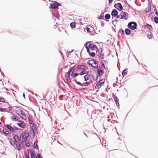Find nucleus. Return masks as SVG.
<instances>
[{"label":"nucleus","mask_w":158,"mask_h":158,"mask_svg":"<svg viewBox=\"0 0 158 158\" xmlns=\"http://www.w3.org/2000/svg\"><path fill=\"white\" fill-rule=\"evenodd\" d=\"M29 135L27 131H24L20 135L19 138V143H22L24 141H27L28 140Z\"/></svg>","instance_id":"obj_1"},{"label":"nucleus","mask_w":158,"mask_h":158,"mask_svg":"<svg viewBox=\"0 0 158 158\" xmlns=\"http://www.w3.org/2000/svg\"><path fill=\"white\" fill-rule=\"evenodd\" d=\"M75 69L74 66L72 67L70 69L69 71L67 73H66L65 74V77L66 80L68 82H71L70 78L69 77V75L71 72V75L73 74V73Z\"/></svg>","instance_id":"obj_2"},{"label":"nucleus","mask_w":158,"mask_h":158,"mask_svg":"<svg viewBox=\"0 0 158 158\" xmlns=\"http://www.w3.org/2000/svg\"><path fill=\"white\" fill-rule=\"evenodd\" d=\"M28 120L29 121V124H30V126H32V127L31 129L30 130V132L31 133V134H33V136L35 135V131L34 130H35L36 126L33 123V119L31 117L28 118Z\"/></svg>","instance_id":"obj_3"},{"label":"nucleus","mask_w":158,"mask_h":158,"mask_svg":"<svg viewBox=\"0 0 158 158\" xmlns=\"http://www.w3.org/2000/svg\"><path fill=\"white\" fill-rule=\"evenodd\" d=\"M137 26V23L135 22H130L127 25L128 27L132 30H134L136 29Z\"/></svg>","instance_id":"obj_4"},{"label":"nucleus","mask_w":158,"mask_h":158,"mask_svg":"<svg viewBox=\"0 0 158 158\" xmlns=\"http://www.w3.org/2000/svg\"><path fill=\"white\" fill-rule=\"evenodd\" d=\"M17 113L24 120L27 119V117L25 113L21 110V108L19 109L17 111Z\"/></svg>","instance_id":"obj_5"},{"label":"nucleus","mask_w":158,"mask_h":158,"mask_svg":"<svg viewBox=\"0 0 158 158\" xmlns=\"http://www.w3.org/2000/svg\"><path fill=\"white\" fill-rule=\"evenodd\" d=\"M87 63L89 65L94 68L97 67L98 66V64L93 60H89L87 62Z\"/></svg>","instance_id":"obj_6"},{"label":"nucleus","mask_w":158,"mask_h":158,"mask_svg":"<svg viewBox=\"0 0 158 158\" xmlns=\"http://www.w3.org/2000/svg\"><path fill=\"white\" fill-rule=\"evenodd\" d=\"M51 2H53V3L50 4V8L56 9L61 5L60 3L56 1H51Z\"/></svg>","instance_id":"obj_7"},{"label":"nucleus","mask_w":158,"mask_h":158,"mask_svg":"<svg viewBox=\"0 0 158 158\" xmlns=\"http://www.w3.org/2000/svg\"><path fill=\"white\" fill-rule=\"evenodd\" d=\"M120 18L121 19H124L127 20L128 19V15L126 12L122 11L121 12L120 14Z\"/></svg>","instance_id":"obj_8"},{"label":"nucleus","mask_w":158,"mask_h":158,"mask_svg":"<svg viewBox=\"0 0 158 158\" xmlns=\"http://www.w3.org/2000/svg\"><path fill=\"white\" fill-rule=\"evenodd\" d=\"M112 97L113 98L114 100L116 105L117 106L119 107V104L118 102V98L116 96H115L114 93L112 94Z\"/></svg>","instance_id":"obj_9"},{"label":"nucleus","mask_w":158,"mask_h":158,"mask_svg":"<svg viewBox=\"0 0 158 158\" xmlns=\"http://www.w3.org/2000/svg\"><path fill=\"white\" fill-rule=\"evenodd\" d=\"M148 8H146L145 10L146 12L148 13L150 12L151 10V3L149 0H148Z\"/></svg>","instance_id":"obj_10"},{"label":"nucleus","mask_w":158,"mask_h":158,"mask_svg":"<svg viewBox=\"0 0 158 158\" xmlns=\"http://www.w3.org/2000/svg\"><path fill=\"white\" fill-rule=\"evenodd\" d=\"M118 12L115 9H113L112 11L111 15L112 17H116L118 14Z\"/></svg>","instance_id":"obj_11"},{"label":"nucleus","mask_w":158,"mask_h":158,"mask_svg":"<svg viewBox=\"0 0 158 158\" xmlns=\"http://www.w3.org/2000/svg\"><path fill=\"white\" fill-rule=\"evenodd\" d=\"M17 124L22 128H24L26 127L25 123L23 122H21L20 123H17Z\"/></svg>","instance_id":"obj_12"},{"label":"nucleus","mask_w":158,"mask_h":158,"mask_svg":"<svg viewBox=\"0 0 158 158\" xmlns=\"http://www.w3.org/2000/svg\"><path fill=\"white\" fill-rule=\"evenodd\" d=\"M21 144V143H19L18 142V143H16V146L15 145V146H14L15 148L19 150H20L22 148Z\"/></svg>","instance_id":"obj_13"},{"label":"nucleus","mask_w":158,"mask_h":158,"mask_svg":"<svg viewBox=\"0 0 158 158\" xmlns=\"http://www.w3.org/2000/svg\"><path fill=\"white\" fill-rule=\"evenodd\" d=\"M100 81H99L98 82V83H97V84H96V85L95 86V89H98L101 88L102 85L101 84H100Z\"/></svg>","instance_id":"obj_14"},{"label":"nucleus","mask_w":158,"mask_h":158,"mask_svg":"<svg viewBox=\"0 0 158 158\" xmlns=\"http://www.w3.org/2000/svg\"><path fill=\"white\" fill-rule=\"evenodd\" d=\"M145 27L146 28H147L148 29V30L150 31H152L153 29L152 27V26L150 25H149L148 24H147L146 26H145Z\"/></svg>","instance_id":"obj_15"},{"label":"nucleus","mask_w":158,"mask_h":158,"mask_svg":"<svg viewBox=\"0 0 158 158\" xmlns=\"http://www.w3.org/2000/svg\"><path fill=\"white\" fill-rule=\"evenodd\" d=\"M5 126L12 132H14L13 127H12L10 125H5Z\"/></svg>","instance_id":"obj_16"},{"label":"nucleus","mask_w":158,"mask_h":158,"mask_svg":"<svg viewBox=\"0 0 158 158\" xmlns=\"http://www.w3.org/2000/svg\"><path fill=\"white\" fill-rule=\"evenodd\" d=\"M98 73L99 76H102L104 73L102 70L98 69Z\"/></svg>","instance_id":"obj_17"},{"label":"nucleus","mask_w":158,"mask_h":158,"mask_svg":"<svg viewBox=\"0 0 158 158\" xmlns=\"http://www.w3.org/2000/svg\"><path fill=\"white\" fill-rule=\"evenodd\" d=\"M117 5H118V7L120 9V10H119V11H121V10H123V8L121 4L120 3H118L115 4V6H117Z\"/></svg>","instance_id":"obj_18"},{"label":"nucleus","mask_w":158,"mask_h":158,"mask_svg":"<svg viewBox=\"0 0 158 158\" xmlns=\"http://www.w3.org/2000/svg\"><path fill=\"white\" fill-rule=\"evenodd\" d=\"M91 77V76L90 75L86 74L85 75L84 77V80L86 81L88 80Z\"/></svg>","instance_id":"obj_19"},{"label":"nucleus","mask_w":158,"mask_h":158,"mask_svg":"<svg viewBox=\"0 0 158 158\" xmlns=\"http://www.w3.org/2000/svg\"><path fill=\"white\" fill-rule=\"evenodd\" d=\"M127 69L126 68L123 71L122 75L123 77H125L127 74Z\"/></svg>","instance_id":"obj_20"},{"label":"nucleus","mask_w":158,"mask_h":158,"mask_svg":"<svg viewBox=\"0 0 158 158\" xmlns=\"http://www.w3.org/2000/svg\"><path fill=\"white\" fill-rule=\"evenodd\" d=\"M125 32L126 34L127 35H129L131 33V31L129 28L125 29Z\"/></svg>","instance_id":"obj_21"},{"label":"nucleus","mask_w":158,"mask_h":158,"mask_svg":"<svg viewBox=\"0 0 158 158\" xmlns=\"http://www.w3.org/2000/svg\"><path fill=\"white\" fill-rule=\"evenodd\" d=\"M78 69L85 70V67L83 65H78L77 67Z\"/></svg>","instance_id":"obj_22"},{"label":"nucleus","mask_w":158,"mask_h":158,"mask_svg":"<svg viewBox=\"0 0 158 158\" xmlns=\"http://www.w3.org/2000/svg\"><path fill=\"white\" fill-rule=\"evenodd\" d=\"M30 153L31 154V158H35V154L33 151L31 150L30 151Z\"/></svg>","instance_id":"obj_23"},{"label":"nucleus","mask_w":158,"mask_h":158,"mask_svg":"<svg viewBox=\"0 0 158 158\" xmlns=\"http://www.w3.org/2000/svg\"><path fill=\"white\" fill-rule=\"evenodd\" d=\"M14 139L16 143H18L19 141V136L17 135H15L14 136Z\"/></svg>","instance_id":"obj_24"},{"label":"nucleus","mask_w":158,"mask_h":158,"mask_svg":"<svg viewBox=\"0 0 158 158\" xmlns=\"http://www.w3.org/2000/svg\"><path fill=\"white\" fill-rule=\"evenodd\" d=\"M99 55H97V56H98L99 58L102 60L104 59V54L103 53H99Z\"/></svg>","instance_id":"obj_25"},{"label":"nucleus","mask_w":158,"mask_h":158,"mask_svg":"<svg viewBox=\"0 0 158 158\" xmlns=\"http://www.w3.org/2000/svg\"><path fill=\"white\" fill-rule=\"evenodd\" d=\"M10 143L12 146H14L15 145V142L12 139H11L9 141Z\"/></svg>","instance_id":"obj_26"},{"label":"nucleus","mask_w":158,"mask_h":158,"mask_svg":"<svg viewBox=\"0 0 158 158\" xmlns=\"http://www.w3.org/2000/svg\"><path fill=\"white\" fill-rule=\"evenodd\" d=\"M70 26L72 28H73L75 27L76 23L75 22H72L70 24Z\"/></svg>","instance_id":"obj_27"},{"label":"nucleus","mask_w":158,"mask_h":158,"mask_svg":"<svg viewBox=\"0 0 158 158\" xmlns=\"http://www.w3.org/2000/svg\"><path fill=\"white\" fill-rule=\"evenodd\" d=\"M110 14H106L105 15V18L106 19H107V20L109 19H110Z\"/></svg>","instance_id":"obj_28"},{"label":"nucleus","mask_w":158,"mask_h":158,"mask_svg":"<svg viewBox=\"0 0 158 158\" xmlns=\"http://www.w3.org/2000/svg\"><path fill=\"white\" fill-rule=\"evenodd\" d=\"M90 48L91 50H94L95 48H96L97 50L98 49L96 46L94 44L91 46Z\"/></svg>","instance_id":"obj_29"},{"label":"nucleus","mask_w":158,"mask_h":158,"mask_svg":"<svg viewBox=\"0 0 158 158\" xmlns=\"http://www.w3.org/2000/svg\"><path fill=\"white\" fill-rule=\"evenodd\" d=\"M19 118L17 116H15L12 117V119L13 121H18L19 120Z\"/></svg>","instance_id":"obj_30"},{"label":"nucleus","mask_w":158,"mask_h":158,"mask_svg":"<svg viewBox=\"0 0 158 158\" xmlns=\"http://www.w3.org/2000/svg\"><path fill=\"white\" fill-rule=\"evenodd\" d=\"M33 146L35 148L37 149H38L39 148H38V145L37 144V142L36 141H35L34 142V143Z\"/></svg>","instance_id":"obj_31"},{"label":"nucleus","mask_w":158,"mask_h":158,"mask_svg":"<svg viewBox=\"0 0 158 158\" xmlns=\"http://www.w3.org/2000/svg\"><path fill=\"white\" fill-rule=\"evenodd\" d=\"M24 142H25V145L27 147H29L30 146V143L28 141V140H27V141H24Z\"/></svg>","instance_id":"obj_32"},{"label":"nucleus","mask_w":158,"mask_h":158,"mask_svg":"<svg viewBox=\"0 0 158 158\" xmlns=\"http://www.w3.org/2000/svg\"><path fill=\"white\" fill-rule=\"evenodd\" d=\"M3 132L6 135H9L10 134L9 132L5 129H3Z\"/></svg>","instance_id":"obj_33"},{"label":"nucleus","mask_w":158,"mask_h":158,"mask_svg":"<svg viewBox=\"0 0 158 158\" xmlns=\"http://www.w3.org/2000/svg\"><path fill=\"white\" fill-rule=\"evenodd\" d=\"M100 64H101V65L102 66V67L103 68V69H106V67L105 66V65L104 63L102 62V61H100Z\"/></svg>","instance_id":"obj_34"},{"label":"nucleus","mask_w":158,"mask_h":158,"mask_svg":"<svg viewBox=\"0 0 158 158\" xmlns=\"http://www.w3.org/2000/svg\"><path fill=\"white\" fill-rule=\"evenodd\" d=\"M89 47H90V45H88V46H85V48L87 50V52L88 53H90V51H89Z\"/></svg>","instance_id":"obj_35"},{"label":"nucleus","mask_w":158,"mask_h":158,"mask_svg":"<svg viewBox=\"0 0 158 158\" xmlns=\"http://www.w3.org/2000/svg\"><path fill=\"white\" fill-rule=\"evenodd\" d=\"M0 111L1 112H8V110L6 109V108H0Z\"/></svg>","instance_id":"obj_36"},{"label":"nucleus","mask_w":158,"mask_h":158,"mask_svg":"<svg viewBox=\"0 0 158 158\" xmlns=\"http://www.w3.org/2000/svg\"><path fill=\"white\" fill-rule=\"evenodd\" d=\"M154 20L155 22L156 23H158V17H155L154 18Z\"/></svg>","instance_id":"obj_37"},{"label":"nucleus","mask_w":158,"mask_h":158,"mask_svg":"<svg viewBox=\"0 0 158 158\" xmlns=\"http://www.w3.org/2000/svg\"><path fill=\"white\" fill-rule=\"evenodd\" d=\"M147 37L149 39H151L152 37V33H151L150 35L148 34L147 36Z\"/></svg>","instance_id":"obj_38"},{"label":"nucleus","mask_w":158,"mask_h":158,"mask_svg":"<svg viewBox=\"0 0 158 158\" xmlns=\"http://www.w3.org/2000/svg\"><path fill=\"white\" fill-rule=\"evenodd\" d=\"M89 55L91 56L94 57L95 56L96 54L95 52H92L90 53Z\"/></svg>","instance_id":"obj_39"},{"label":"nucleus","mask_w":158,"mask_h":158,"mask_svg":"<svg viewBox=\"0 0 158 158\" xmlns=\"http://www.w3.org/2000/svg\"><path fill=\"white\" fill-rule=\"evenodd\" d=\"M85 71L84 70L83 71H81L79 74V75H84L85 74Z\"/></svg>","instance_id":"obj_40"},{"label":"nucleus","mask_w":158,"mask_h":158,"mask_svg":"<svg viewBox=\"0 0 158 158\" xmlns=\"http://www.w3.org/2000/svg\"><path fill=\"white\" fill-rule=\"evenodd\" d=\"M0 102H5V99L4 98L0 97Z\"/></svg>","instance_id":"obj_41"},{"label":"nucleus","mask_w":158,"mask_h":158,"mask_svg":"<svg viewBox=\"0 0 158 158\" xmlns=\"http://www.w3.org/2000/svg\"><path fill=\"white\" fill-rule=\"evenodd\" d=\"M98 51L99 53H102V49L101 48H99L98 49Z\"/></svg>","instance_id":"obj_42"},{"label":"nucleus","mask_w":158,"mask_h":158,"mask_svg":"<svg viewBox=\"0 0 158 158\" xmlns=\"http://www.w3.org/2000/svg\"><path fill=\"white\" fill-rule=\"evenodd\" d=\"M79 75V73H75L73 75V77H75L78 76Z\"/></svg>","instance_id":"obj_43"},{"label":"nucleus","mask_w":158,"mask_h":158,"mask_svg":"<svg viewBox=\"0 0 158 158\" xmlns=\"http://www.w3.org/2000/svg\"><path fill=\"white\" fill-rule=\"evenodd\" d=\"M91 81H92L91 80L90 81H86L85 82H84V84H85L86 85H89V84H90V83H91Z\"/></svg>","instance_id":"obj_44"},{"label":"nucleus","mask_w":158,"mask_h":158,"mask_svg":"<svg viewBox=\"0 0 158 158\" xmlns=\"http://www.w3.org/2000/svg\"><path fill=\"white\" fill-rule=\"evenodd\" d=\"M13 128L14 130V132H13L14 133H15V132L16 131L18 130V129L17 127H13Z\"/></svg>","instance_id":"obj_45"},{"label":"nucleus","mask_w":158,"mask_h":158,"mask_svg":"<svg viewBox=\"0 0 158 158\" xmlns=\"http://www.w3.org/2000/svg\"><path fill=\"white\" fill-rule=\"evenodd\" d=\"M103 18V16L102 15H100L99 17L98 18V19H102Z\"/></svg>","instance_id":"obj_46"},{"label":"nucleus","mask_w":158,"mask_h":158,"mask_svg":"<svg viewBox=\"0 0 158 158\" xmlns=\"http://www.w3.org/2000/svg\"><path fill=\"white\" fill-rule=\"evenodd\" d=\"M76 84L80 86H83L82 84L79 81H77V82H76Z\"/></svg>","instance_id":"obj_47"},{"label":"nucleus","mask_w":158,"mask_h":158,"mask_svg":"<svg viewBox=\"0 0 158 158\" xmlns=\"http://www.w3.org/2000/svg\"><path fill=\"white\" fill-rule=\"evenodd\" d=\"M99 81H101L100 83H101L100 84H101L102 85L103 84H104V81L102 79H101Z\"/></svg>","instance_id":"obj_48"},{"label":"nucleus","mask_w":158,"mask_h":158,"mask_svg":"<svg viewBox=\"0 0 158 158\" xmlns=\"http://www.w3.org/2000/svg\"><path fill=\"white\" fill-rule=\"evenodd\" d=\"M98 70V69H103V68L102 67H100V66H99L98 67L96 68Z\"/></svg>","instance_id":"obj_49"},{"label":"nucleus","mask_w":158,"mask_h":158,"mask_svg":"<svg viewBox=\"0 0 158 158\" xmlns=\"http://www.w3.org/2000/svg\"><path fill=\"white\" fill-rule=\"evenodd\" d=\"M36 158H40V156L39 154H38L37 155Z\"/></svg>","instance_id":"obj_50"},{"label":"nucleus","mask_w":158,"mask_h":158,"mask_svg":"<svg viewBox=\"0 0 158 158\" xmlns=\"http://www.w3.org/2000/svg\"><path fill=\"white\" fill-rule=\"evenodd\" d=\"M90 43V42H88L86 43L85 44V46H88L87 45V44H88V43Z\"/></svg>","instance_id":"obj_51"},{"label":"nucleus","mask_w":158,"mask_h":158,"mask_svg":"<svg viewBox=\"0 0 158 158\" xmlns=\"http://www.w3.org/2000/svg\"><path fill=\"white\" fill-rule=\"evenodd\" d=\"M103 62L105 64H107L108 63V61L107 60H104Z\"/></svg>","instance_id":"obj_52"},{"label":"nucleus","mask_w":158,"mask_h":158,"mask_svg":"<svg viewBox=\"0 0 158 158\" xmlns=\"http://www.w3.org/2000/svg\"><path fill=\"white\" fill-rule=\"evenodd\" d=\"M98 74H96V78L95 79L94 78H93V79H94V81H96L97 80V78H98Z\"/></svg>","instance_id":"obj_53"},{"label":"nucleus","mask_w":158,"mask_h":158,"mask_svg":"<svg viewBox=\"0 0 158 158\" xmlns=\"http://www.w3.org/2000/svg\"><path fill=\"white\" fill-rule=\"evenodd\" d=\"M90 28H88L87 27V28H86V30L87 31V32H89L90 31Z\"/></svg>","instance_id":"obj_54"},{"label":"nucleus","mask_w":158,"mask_h":158,"mask_svg":"<svg viewBox=\"0 0 158 158\" xmlns=\"http://www.w3.org/2000/svg\"><path fill=\"white\" fill-rule=\"evenodd\" d=\"M113 0H108V2L109 3H111L113 2Z\"/></svg>","instance_id":"obj_55"},{"label":"nucleus","mask_w":158,"mask_h":158,"mask_svg":"<svg viewBox=\"0 0 158 158\" xmlns=\"http://www.w3.org/2000/svg\"><path fill=\"white\" fill-rule=\"evenodd\" d=\"M25 158H30L29 155L27 156V155L25 156Z\"/></svg>","instance_id":"obj_56"},{"label":"nucleus","mask_w":158,"mask_h":158,"mask_svg":"<svg viewBox=\"0 0 158 158\" xmlns=\"http://www.w3.org/2000/svg\"><path fill=\"white\" fill-rule=\"evenodd\" d=\"M104 25V23H102L101 24V26L102 27H103Z\"/></svg>","instance_id":"obj_57"},{"label":"nucleus","mask_w":158,"mask_h":158,"mask_svg":"<svg viewBox=\"0 0 158 158\" xmlns=\"http://www.w3.org/2000/svg\"><path fill=\"white\" fill-rule=\"evenodd\" d=\"M112 23L113 24V25L114 26H115V25H116V24H114V21H113H113H112Z\"/></svg>","instance_id":"obj_58"},{"label":"nucleus","mask_w":158,"mask_h":158,"mask_svg":"<svg viewBox=\"0 0 158 158\" xmlns=\"http://www.w3.org/2000/svg\"><path fill=\"white\" fill-rule=\"evenodd\" d=\"M68 65H66V66H64V69H66V68H67L68 67Z\"/></svg>","instance_id":"obj_59"},{"label":"nucleus","mask_w":158,"mask_h":158,"mask_svg":"<svg viewBox=\"0 0 158 158\" xmlns=\"http://www.w3.org/2000/svg\"><path fill=\"white\" fill-rule=\"evenodd\" d=\"M83 134H84V135L86 136L87 137V138H88V137L87 136V135L84 132H83Z\"/></svg>","instance_id":"obj_60"},{"label":"nucleus","mask_w":158,"mask_h":158,"mask_svg":"<svg viewBox=\"0 0 158 158\" xmlns=\"http://www.w3.org/2000/svg\"><path fill=\"white\" fill-rule=\"evenodd\" d=\"M85 88H82L80 89V90L81 91H82V90H85Z\"/></svg>","instance_id":"obj_61"},{"label":"nucleus","mask_w":158,"mask_h":158,"mask_svg":"<svg viewBox=\"0 0 158 158\" xmlns=\"http://www.w3.org/2000/svg\"><path fill=\"white\" fill-rule=\"evenodd\" d=\"M125 4H128V3H127L126 0H125Z\"/></svg>","instance_id":"obj_62"},{"label":"nucleus","mask_w":158,"mask_h":158,"mask_svg":"<svg viewBox=\"0 0 158 158\" xmlns=\"http://www.w3.org/2000/svg\"><path fill=\"white\" fill-rule=\"evenodd\" d=\"M73 81L76 83L77 81L76 80L74 79L73 80Z\"/></svg>","instance_id":"obj_63"},{"label":"nucleus","mask_w":158,"mask_h":158,"mask_svg":"<svg viewBox=\"0 0 158 158\" xmlns=\"http://www.w3.org/2000/svg\"><path fill=\"white\" fill-rule=\"evenodd\" d=\"M155 14H156L158 16V13L157 12V11H156V12H155Z\"/></svg>","instance_id":"obj_64"}]
</instances>
